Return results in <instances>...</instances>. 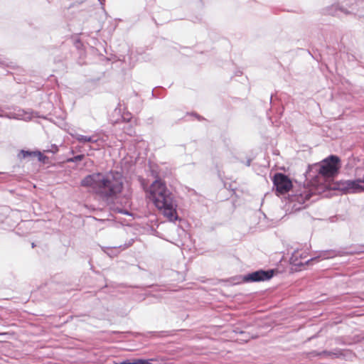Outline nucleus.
I'll return each instance as SVG.
<instances>
[{"label": "nucleus", "mask_w": 364, "mask_h": 364, "mask_svg": "<svg viewBox=\"0 0 364 364\" xmlns=\"http://www.w3.org/2000/svg\"><path fill=\"white\" fill-rule=\"evenodd\" d=\"M36 157L38 158L39 161L43 164H47L48 162V157L43 155V153L39 151H36Z\"/></svg>", "instance_id": "12"}, {"label": "nucleus", "mask_w": 364, "mask_h": 364, "mask_svg": "<svg viewBox=\"0 0 364 364\" xmlns=\"http://www.w3.org/2000/svg\"><path fill=\"white\" fill-rule=\"evenodd\" d=\"M58 147L55 144H51L49 148L45 150V152H50L53 154H55L58 151Z\"/></svg>", "instance_id": "13"}, {"label": "nucleus", "mask_w": 364, "mask_h": 364, "mask_svg": "<svg viewBox=\"0 0 364 364\" xmlns=\"http://www.w3.org/2000/svg\"><path fill=\"white\" fill-rule=\"evenodd\" d=\"M81 186L104 200L116 199L124 188L122 176L117 171L87 175L81 181Z\"/></svg>", "instance_id": "1"}, {"label": "nucleus", "mask_w": 364, "mask_h": 364, "mask_svg": "<svg viewBox=\"0 0 364 364\" xmlns=\"http://www.w3.org/2000/svg\"><path fill=\"white\" fill-rule=\"evenodd\" d=\"M291 263L296 266H302L308 264L310 259H307V253L305 251H294L290 258Z\"/></svg>", "instance_id": "8"}, {"label": "nucleus", "mask_w": 364, "mask_h": 364, "mask_svg": "<svg viewBox=\"0 0 364 364\" xmlns=\"http://www.w3.org/2000/svg\"><path fill=\"white\" fill-rule=\"evenodd\" d=\"M124 121L129 122L131 117H129V114H127V116L123 115L122 116Z\"/></svg>", "instance_id": "15"}, {"label": "nucleus", "mask_w": 364, "mask_h": 364, "mask_svg": "<svg viewBox=\"0 0 364 364\" xmlns=\"http://www.w3.org/2000/svg\"><path fill=\"white\" fill-rule=\"evenodd\" d=\"M114 364H149V361L143 359H135L133 361L126 360L121 363H114Z\"/></svg>", "instance_id": "10"}, {"label": "nucleus", "mask_w": 364, "mask_h": 364, "mask_svg": "<svg viewBox=\"0 0 364 364\" xmlns=\"http://www.w3.org/2000/svg\"><path fill=\"white\" fill-rule=\"evenodd\" d=\"M316 190L317 188L313 185L304 186L299 193H296L292 197V200L303 204L316 193Z\"/></svg>", "instance_id": "7"}, {"label": "nucleus", "mask_w": 364, "mask_h": 364, "mask_svg": "<svg viewBox=\"0 0 364 364\" xmlns=\"http://www.w3.org/2000/svg\"><path fill=\"white\" fill-rule=\"evenodd\" d=\"M147 192L155 207L169 222H175L178 219V205L164 181L159 178H156Z\"/></svg>", "instance_id": "2"}, {"label": "nucleus", "mask_w": 364, "mask_h": 364, "mask_svg": "<svg viewBox=\"0 0 364 364\" xmlns=\"http://www.w3.org/2000/svg\"><path fill=\"white\" fill-rule=\"evenodd\" d=\"M36 151H25V150H21L18 155V157L20 159H25L28 156H36Z\"/></svg>", "instance_id": "11"}, {"label": "nucleus", "mask_w": 364, "mask_h": 364, "mask_svg": "<svg viewBox=\"0 0 364 364\" xmlns=\"http://www.w3.org/2000/svg\"><path fill=\"white\" fill-rule=\"evenodd\" d=\"M318 173L326 178L335 177L341 167V159L336 155H331L318 164Z\"/></svg>", "instance_id": "3"}, {"label": "nucleus", "mask_w": 364, "mask_h": 364, "mask_svg": "<svg viewBox=\"0 0 364 364\" xmlns=\"http://www.w3.org/2000/svg\"><path fill=\"white\" fill-rule=\"evenodd\" d=\"M273 277V271H264L259 270L245 275L243 277L245 282H255L265 281L271 279Z\"/></svg>", "instance_id": "6"}, {"label": "nucleus", "mask_w": 364, "mask_h": 364, "mask_svg": "<svg viewBox=\"0 0 364 364\" xmlns=\"http://www.w3.org/2000/svg\"><path fill=\"white\" fill-rule=\"evenodd\" d=\"M85 156L83 154L77 155L74 156L73 158L68 159L67 160L68 162H75L82 161L84 159Z\"/></svg>", "instance_id": "14"}, {"label": "nucleus", "mask_w": 364, "mask_h": 364, "mask_svg": "<svg viewBox=\"0 0 364 364\" xmlns=\"http://www.w3.org/2000/svg\"><path fill=\"white\" fill-rule=\"evenodd\" d=\"M338 188L348 193L364 192V180H348L341 181L338 184Z\"/></svg>", "instance_id": "5"}, {"label": "nucleus", "mask_w": 364, "mask_h": 364, "mask_svg": "<svg viewBox=\"0 0 364 364\" xmlns=\"http://www.w3.org/2000/svg\"><path fill=\"white\" fill-rule=\"evenodd\" d=\"M272 182L276 188V191L279 194L288 193L293 187L291 180L282 173H275L272 178Z\"/></svg>", "instance_id": "4"}, {"label": "nucleus", "mask_w": 364, "mask_h": 364, "mask_svg": "<svg viewBox=\"0 0 364 364\" xmlns=\"http://www.w3.org/2000/svg\"><path fill=\"white\" fill-rule=\"evenodd\" d=\"M75 138L79 142H82V143H85V142L95 143V142H97V139H95L92 136H84V135H81V134H77L75 136Z\"/></svg>", "instance_id": "9"}]
</instances>
